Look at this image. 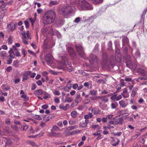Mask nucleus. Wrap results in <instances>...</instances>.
I'll return each mask as SVG.
<instances>
[{
  "mask_svg": "<svg viewBox=\"0 0 147 147\" xmlns=\"http://www.w3.org/2000/svg\"><path fill=\"white\" fill-rule=\"evenodd\" d=\"M56 15L55 11L49 10L45 12L43 17V23L48 25L53 22L56 18Z\"/></svg>",
  "mask_w": 147,
  "mask_h": 147,
  "instance_id": "obj_1",
  "label": "nucleus"
},
{
  "mask_svg": "<svg viewBox=\"0 0 147 147\" xmlns=\"http://www.w3.org/2000/svg\"><path fill=\"white\" fill-rule=\"evenodd\" d=\"M79 5L82 10H91L93 9L92 5L85 0H80Z\"/></svg>",
  "mask_w": 147,
  "mask_h": 147,
  "instance_id": "obj_2",
  "label": "nucleus"
},
{
  "mask_svg": "<svg viewBox=\"0 0 147 147\" xmlns=\"http://www.w3.org/2000/svg\"><path fill=\"white\" fill-rule=\"evenodd\" d=\"M72 9L70 6L66 5L62 7L60 11V13L63 15L65 16L72 12Z\"/></svg>",
  "mask_w": 147,
  "mask_h": 147,
  "instance_id": "obj_3",
  "label": "nucleus"
},
{
  "mask_svg": "<svg viewBox=\"0 0 147 147\" xmlns=\"http://www.w3.org/2000/svg\"><path fill=\"white\" fill-rule=\"evenodd\" d=\"M75 47L77 52L81 58L86 59L85 53L84 52L83 48L81 45L80 44L76 45Z\"/></svg>",
  "mask_w": 147,
  "mask_h": 147,
  "instance_id": "obj_4",
  "label": "nucleus"
},
{
  "mask_svg": "<svg viewBox=\"0 0 147 147\" xmlns=\"http://www.w3.org/2000/svg\"><path fill=\"white\" fill-rule=\"evenodd\" d=\"M82 100L80 95V94H78L76 96L74 100L75 102H73L72 103L71 106L72 107H74L80 103Z\"/></svg>",
  "mask_w": 147,
  "mask_h": 147,
  "instance_id": "obj_5",
  "label": "nucleus"
},
{
  "mask_svg": "<svg viewBox=\"0 0 147 147\" xmlns=\"http://www.w3.org/2000/svg\"><path fill=\"white\" fill-rule=\"evenodd\" d=\"M17 24L16 23H13L12 22H11L7 25V28L10 31L13 32L15 29Z\"/></svg>",
  "mask_w": 147,
  "mask_h": 147,
  "instance_id": "obj_6",
  "label": "nucleus"
},
{
  "mask_svg": "<svg viewBox=\"0 0 147 147\" xmlns=\"http://www.w3.org/2000/svg\"><path fill=\"white\" fill-rule=\"evenodd\" d=\"M45 59L48 65H50L52 62V56L51 54L46 55L45 56Z\"/></svg>",
  "mask_w": 147,
  "mask_h": 147,
  "instance_id": "obj_7",
  "label": "nucleus"
},
{
  "mask_svg": "<svg viewBox=\"0 0 147 147\" xmlns=\"http://www.w3.org/2000/svg\"><path fill=\"white\" fill-rule=\"evenodd\" d=\"M67 50L69 55L71 57H74L76 56V53L74 49L70 47H68Z\"/></svg>",
  "mask_w": 147,
  "mask_h": 147,
  "instance_id": "obj_8",
  "label": "nucleus"
},
{
  "mask_svg": "<svg viewBox=\"0 0 147 147\" xmlns=\"http://www.w3.org/2000/svg\"><path fill=\"white\" fill-rule=\"evenodd\" d=\"M108 98L106 97L105 96H99L98 101L100 104H101L103 102L106 103L108 102Z\"/></svg>",
  "mask_w": 147,
  "mask_h": 147,
  "instance_id": "obj_9",
  "label": "nucleus"
},
{
  "mask_svg": "<svg viewBox=\"0 0 147 147\" xmlns=\"http://www.w3.org/2000/svg\"><path fill=\"white\" fill-rule=\"evenodd\" d=\"M48 135L50 136L55 137H58L62 136V135L59 132L56 133L54 132L49 133Z\"/></svg>",
  "mask_w": 147,
  "mask_h": 147,
  "instance_id": "obj_10",
  "label": "nucleus"
},
{
  "mask_svg": "<svg viewBox=\"0 0 147 147\" xmlns=\"http://www.w3.org/2000/svg\"><path fill=\"white\" fill-rule=\"evenodd\" d=\"M92 112L95 115H97L100 113V111L99 109L94 107L92 109Z\"/></svg>",
  "mask_w": 147,
  "mask_h": 147,
  "instance_id": "obj_11",
  "label": "nucleus"
},
{
  "mask_svg": "<svg viewBox=\"0 0 147 147\" xmlns=\"http://www.w3.org/2000/svg\"><path fill=\"white\" fill-rule=\"evenodd\" d=\"M44 91H43L42 89H39L35 90L34 91V94L36 95L39 96L43 94Z\"/></svg>",
  "mask_w": 147,
  "mask_h": 147,
  "instance_id": "obj_12",
  "label": "nucleus"
},
{
  "mask_svg": "<svg viewBox=\"0 0 147 147\" xmlns=\"http://www.w3.org/2000/svg\"><path fill=\"white\" fill-rule=\"evenodd\" d=\"M138 71L142 75L147 76V71L146 69H140Z\"/></svg>",
  "mask_w": 147,
  "mask_h": 147,
  "instance_id": "obj_13",
  "label": "nucleus"
},
{
  "mask_svg": "<svg viewBox=\"0 0 147 147\" xmlns=\"http://www.w3.org/2000/svg\"><path fill=\"white\" fill-rule=\"evenodd\" d=\"M122 44L123 46H125L129 43V40L127 37H124L122 39Z\"/></svg>",
  "mask_w": 147,
  "mask_h": 147,
  "instance_id": "obj_14",
  "label": "nucleus"
},
{
  "mask_svg": "<svg viewBox=\"0 0 147 147\" xmlns=\"http://www.w3.org/2000/svg\"><path fill=\"white\" fill-rule=\"evenodd\" d=\"M61 63L63 65H66L68 63L67 59L65 57H62V60Z\"/></svg>",
  "mask_w": 147,
  "mask_h": 147,
  "instance_id": "obj_15",
  "label": "nucleus"
},
{
  "mask_svg": "<svg viewBox=\"0 0 147 147\" xmlns=\"http://www.w3.org/2000/svg\"><path fill=\"white\" fill-rule=\"evenodd\" d=\"M43 94L44 96L43 97V98L47 100L48 98H51V94L46 92L44 91Z\"/></svg>",
  "mask_w": 147,
  "mask_h": 147,
  "instance_id": "obj_16",
  "label": "nucleus"
},
{
  "mask_svg": "<svg viewBox=\"0 0 147 147\" xmlns=\"http://www.w3.org/2000/svg\"><path fill=\"white\" fill-rule=\"evenodd\" d=\"M13 142L12 140L9 139H7L5 142V146L6 147L7 146H9L11 145L12 144Z\"/></svg>",
  "mask_w": 147,
  "mask_h": 147,
  "instance_id": "obj_17",
  "label": "nucleus"
},
{
  "mask_svg": "<svg viewBox=\"0 0 147 147\" xmlns=\"http://www.w3.org/2000/svg\"><path fill=\"white\" fill-rule=\"evenodd\" d=\"M7 57V53L6 51H0V57L3 58Z\"/></svg>",
  "mask_w": 147,
  "mask_h": 147,
  "instance_id": "obj_18",
  "label": "nucleus"
},
{
  "mask_svg": "<svg viewBox=\"0 0 147 147\" xmlns=\"http://www.w3.org/2000/svg\"><path fill=\"white\" fill-rule=\"evenodd\" d=\"M88 122V120H86L84 121H82L80 123V125L82 127H85L87 126Z\"/></svg>",
  "mask_w": 147,
  "mask_h": 147,
  "instance_id": "obj_19",
  "label": "nucleus"
},
{
  "mask_svg": "<svg viewBox=\"0 0 147 147\" xmlns=\"http://www.w3.org/2000/svg\"><path fill=\"white\" fill-rule=\"evenodd\" d=\"M119 104L120 106L122 108L126 107L127 105L125 103V102L123 100H121L120 101H119Z\"/></svg>",
  "mask_w": 147,
  "mask_h": 147,
  "instance_id": "obj_20",
  "label": "nucleus"
},
{
  "mask_svg": "<svg viewBox=\"0 0 147 147\" xmlns=\"http://www.w3.org/2000/svg\"><path fill=\"white\" fill-rule=\"evenodd\" d=\"M28 128V126L24 124L22 125L20 129V130L22 131H24L26 130Z\"/></svg>",
  "mask_w": 147,
  "mask_h": 147,
  "instance_id": "obj_21",
  "label": "nucleus"
},
{
  "mask_svg": "<svg viewBox=\"0 0 147 147\" xmlns=\"http://www.w3.org/2000/svg\"><path fill=\"white\" fill-rule=\"evenodd\" d=\"M19 61L17 60H16L13 61V65L16 67H18L19 66Z\"/></svg>",
  "mask_w": 147,
  "mask_h": 147,
  "instance_id": "obj_22",
  "label": "nucleus"
},
{
  "mask_svg": "<svg viewBox=\"0 0 147 147\" xmlns=\"http://www.w3.org/2000/svg\"><path fill=\"white\" fill-rule=\"evenodd\" d=\"M93 115L90 112H89L88 115H86L84 116V118L86 120L89 118H91L92 117Z\"/></svg>",
  "mask_w": 147,
  "mask_h": 147,
  "instance_id": "obj_23",
  "label": "nucleus"
},
{
  "mask_svg": "<svg viewBox=\"0 0 147 147\" xmlns=\"http://www.w3.org/2000/svg\"><path fill=\"white\" fill-rule=\"evenodd\" d=\"M9 53V55L7 56V59H8L9 58H11L12 59L14 58L15 57V54L14 53V52H12Z\"/></svg>",
  "mask_w": 147,
  "mask_h": 147,
  "instance_id": "obj_24",
  "label": "nucleus"
},
{
  "mask_svg": "<svg viewBox=\"0 0 147 147\" xmlns=\"http://www.w3.org/2000/svg\"><path fill=\"white\" fill-rule=\"evenodd\" d=\"M71 88V84H67V85L64 88V91H67L68 90L70 89Z\"/></svg>",
  "mask_w": 147,
  "mask_h": 147,
  "instance_id": "obj_25",
  "label": "nucleus"
},
{
  "mask_svg": "<svg viewBox=\"0 0 147 147\" xmlns=\"http://www.w3.org/2000/svg\"><path fill=\"white\" fill-rule=\"evenodd\" d=\"M31 73V71H26L24 72L23 75L24 76H29Z\"/></svg>",
  "mask_w": 147,
  "mask_h": 147,
  "instance_id": "obj_26",
  "label": "nucleus"
},
{
  "mask_svg": "<svg viewBox=\"0 0 147 147\" xmlns=\"http://www.w3.org/2000/svg\"><path fill=\"white\" fill-rule=\"evenodd\" d=\"M138 89L137 88H134L132 93V95L133 96H134L137 94V92L138 90Z\"/></svg>",
  "mask_w": 147,
  "mask_h": 147,
  "instance_id": "obj_27",
  "label": "nucleus"
},
{
  "mask_svg": "<svg viewBox=\"0 0 147 147\" xmlns=\"http://www.w3.org/2000/svg\"><path fill=\"white\" fill-rule=\"evenodd\" d=\"M103 1V0H93L92 1L94 4H97L102 3Z\"/></svg>",
  "mask_w": 147,
  "mask_h": 147,
  "instance_id": "obj_28",
  "label": "nucleus"
},
{
  "mask_svg": "<svg viewBox=\"0 0 147 147\" xmlns=\"http://www.w3.org/2000/svg\"><path fill=\"white\" fill-rule=\"evenodd\" d=\"M71 115L72 117L74 118L77 116V112L75 111H73L71 113Z\"/></svg>",
  "mask_w": 147,
  "mask_h": 147,
  "instance_id": "obj_29",
  "label": "nucleus"
},
{
  "mask_svg": "<svg viewBox=\"0 0 147 147\" xmlns=\"http://www.w3.org/2000/svg\"><path fill=\"white\" fill-rule=\"evenodd\" d=\"M108 58V55L106 53H104L102 54V59L106 61L107 60Z\"/></svg>",
  "mask_w": 147,
  "mask_h": 147,
  "instance_id": "obj_30",
  "label": "nucleus"
},
{
  "mask_svg": "<svg viewBox=\"0 0 147 147\" xmlns=\"http://www.w3.org/2000/svg\"><path fill=\"white\" fill-rule=\"evenodd\" d=\"M13 48L15 49L16 51L15 52V55L17 57H20V52L17 50V49L16 47L15 46L13 47Z\"/></svg>",
  "mask_w": 147,
  "mask_h": 147,
  "instance_id": "obj_31",
  "label": "nucleus"
},
{
  "mask_svg": "<svg viewBox=\"0 0 147 147\" xmlns=\"http://www.w3.org/2000/svg\"><path fill=\"white\" fill-rule=\"evenodd\" d=\"M12 38V36H10L8 38L7 41L9 44L11 45L12 44L13 42Z\"/></svg>",
  "mask_w": 147,
  "mask_h": 147,
  "instance_id": "obj_32",
  "label": "nucleus"
},
{
  "mask_svg": "<svg viewBox=\"0 0 147 147\" xmlns=\"http://www.w3.org/2000/svg\"><path fill=\"white\" fill-rule=\"evenodd\" d=\"M118 104L117 102H115V103H112L111 104V107L113 109H115L116 107L118 106Z\"/></svg>",
  "mask_w": 147,
  "mask_h": 147,
  "instance_id": "obj_33",
  "label": "nucleus"
},
{
  "mask_svg": "<svg viewBox=\"0 0 147 147\" xmlns=\"http://www.w3.org/2000/svg\"><path fill=\"white\" fill-rule=\"evenodd\" d=\"M97 91L94 90L90 91L89 92V94L91 95L92 96L96 95L97 94Z\"/></svg>",
  "mask_w": 147,
  "mask_h": 147,
  "instance_id": "obj_34",
  "label": "nucleus"
},
{
  "mask_svg": "<svg viewBox=\"0 0 147 147\" xmlns=\"http://www.w3.org/2000/svg\"><path fill=\"white\" fill-rule=\"evenodd\" d=\"M28 144L32 146H36L35 143L33 141L30 140H29L28 142Z\"/></svg>",
  "mask_w": 147,
  "mask_h": 147,
  "instance_id": "obj_35",
  "label": "nucleus"
},
{
  "mask_svg": "<svg viewBox=\"0 0 147 147\" xmlns=\"http://www.w3.org/2000/svg\"><path fill=\"white\" fill-rule=\"evenodd\" d=\"M126 112V111L125 110H122L121 111H120V113L122 115V116H124L123 115L125 114H126V115H125L126 116H127L128 115V113H125Z\"/></svg>",
  "mask_w": 147,
  "mask_h": 147,
  "instance_id": "obj_36",
  "label": "nucleus"
},
{
  "mask_svg": "<svg viewBox=\"0 0 147 147\" xmlns=\"http://www.w3.org/2000/svg\"><path fill=\"white\" fill-rule=\"evenodd\" d=\"M58 3L57 2V1H51L49 3V5L50 6H51L52 5H55L57 4Z\"/></svg>",
  "mask_w": 147,
  "mask_h": 147,
  "instance_id": "obj_37",
  "label": "nucleus"
},
{
  "mask_svg": "<svg viewBox=\"0 0 147 147\" xmlns=\"http://www.w3.org/2000/svg\"><path fill=\"white\" fill-rule=\"evenodd\" d=\"M73 100V99L71 98L66 97L65 99V102H70Z\"/></svg>",
  "mask_w": 147,
  "mask_h": 147,
  "instance_id": "obj_38",
  "label": "nucleus"
},
{
  "mask_svg": "<svg viewBox=\"0 0 147 147\" xmlns=\"http://www.w3.org/2000/svg\"><path fill=\"white\" fill-rule=\"evenodd\" d=\"M21 97L25 99L26 101H28L29 100V98L27 97L26 95V94L22 95L21 96Z\"/></svg>",
  "mask_w": 147,
  "mask_h": 147,
  "instance_id": "obj_39",
  "label": "nucleus"
},
{
  "mask_svg": "<svg viewBox=\"0 0 147 147\" xmlns=\"http://www.w3.org/2000/svg\"><path fill=\"white\" fill-rule=\"evenodd\" d=\"M53 129L55 131H58L60 130L59 128L57 125H54L53 127Z\"/></svg>",
  "mask_w": 147,
  "mask_h": 147,
  "instance_id": "obj_40",
  "label": "nucleus"
},
{
  "mask_svg": "<svg viewBox=\"0 0 147 147\" xmlns=\"http://www.w3.org/2000/svg\"><path fill=\"white\" fill-rule=\"evenodd\" d=\"M99 96H92L90 97V98L92 100H99Z\"/></svg>",
  "mask_w": 147,
  "mask_h": 147,
  "instance_id": "obj_41",
  "label": "nucleus"
},
{
  "mask_svg": "<svg viewBox=\"0 0 147 147\" xmlns=\"http://www.w3.org/2000/svg\"><path fill=\"white\" fill-rule=\"evenodd\" d=\"M135 55L137 57H140V52L138 50H137L135 53Z\"/></svg>",
  "mask_w": 147,
  "mask_h": 147,
  "instance_id": "obj_42",
  "label": "nucleus"
},
{
  "mask_svg": "<svg viewBox=\"0 0 147 147\" xmlns=\"http://www.w3.org/2000/svg\"><path fill=\"white\" fill-rule=\"evenodd\" d=\"M52 115H53L50 114L49 115V116H48L47 117H46L45 118L46 121H49L52 118L51 117H52Z\"/></svg>",
  "mask_w": 147,
  "mask_h": 147,
  "instance_id": "obj_43",
  "label": "nucleus"
},
{
  "mask_svg": "<svg viewBox=\"0 0 147 147\" xmlns=\"http://www.w3.org/2000/svg\"><path fill=\"white\" fill-rule=\"evenodd\" d=\"M119 117H118V116H117V117H116L114 119V121H113V123H114V124H118V121L117 120H117V118Z\"/></svg>",
  "mask_w": 147,
  "mask_h": 147,
  "instance_id": "obj_44",
  "label": "nucleus"
},
{
  "mask_svg": "<svg viewBox=\"0 0 147 147\" xmlns=\"http://www.w3.org/2000/svg\"><path fill=\"white\" fill-rule=\"evenodd\" d=\"M90 58L92 60L94 61L95 59H97V57L96 56H94V55L91 54L90 56Z\"/></svg>",
  "mask_w": 147,
  "mask_h": 147,
  "instance_id": "obj_45",
  "label": "nucleus"
},
{
  "mask_svg": "<svg viewBox=\"0 0 147 147\" xmlns=\"http://www.w3.org/2000/svg\"><path fill=\"white\" fill-rule=\"evenodd\" d=\"M120 84L121 86L123 87L125 86V83L124 79H121V80L120 82Z\"/></svg>",
  "mask_w": 147,
  "mask_h": 147,
  "instance_id": "obj_46",
  "label": "nucleus"
},
{
  "mask_svg": "<svg viewBox=\"0 0 147 147\" xmlns=\"http://www.w3.org/2000/svg\"><path fill=\"white\" fill-rule=\"evenodd\" d=\"M117 96V94H114V95H113L111 97V99L112 100H113V101H115L116 100V98Z\"/></svg>",
  "mask_w": 147,
  "mask_h": 147,
  "instance_id": "obj_47",
  "label": "nucleus"
},
{
  "mask_svg": "<svg viewBox=\"0 0 147 147\" xmlns=\"http://www.w3.org/2000/svg\"><path fill=\"white\" fill-rule=\"evenodd\" d=\"M36 20L35 19H33L31 18H30L29 19V20L30 21V22H31L32 25V26H33L35 22V20Z\"/></svg>",
  "mask_w": 147,
  "mask_h": 147,
  "instance_id": "obj_48",
  "label": "nucleus"
},
{
  "mask_svg": "<svg viewBox=\"0 0 147 147\" xmlns=\"http://www.w3.org/2000/svg\"><path fill=\"white\" fill-rule=\"evenodd\" d=\"M121 86L119 85H118L117 86L116 88L117 89V90L115 92V93H117L119 92V90H120L121 89Z\"/></svg>",
  "mask_w": 147,
  "mask_h": 147,
  "instance_id": "obj_49",
  "label": "nucleus"
},
{
  "mask_svg": "<svg viewBox=\"0 0 147 147\" xmlns=\"http://www.w3.org/2000/svg\"><path fill=\"white\" fill-rule=\"evenodd\" d=\"M24 23L26 28H28L29 27V24L28 22L26 20L24 21Z\"/></svg>",
  "mask_w": 147,
  "mask_h": 147,
  "instance_id": "obj_50",
  "label": "nucleus"
},
{
  "mask_svg": "<svg viewBox=\"0 0 147 147\" xmlns=\"http://www.w3.org/2000/svg\"><path fill=\"white\" fill-rule=\"evenodd\" d=\"M34 118L36 119L39 120H41L42 119L41 117L38 115H35L34 116Z\"/></svg>",
  "mask_w": 147,
  "mask_h": 147,
  "instance_id": "obj_51",
  "label": "nucleus"
},
{
  "mask_svg": "<svg viewBox=\"0 0 147 147\" xmlns=\"http://www.w3.org/2000/svg\"><path fill=\"white\" fill-rule=\"evenodd\" d=\"M11 127L14 130L16 131H18V127L16 125H12L11 126Z\"/></svg>",
  "mask_w": 147,
  "mask_h": 147,
  "instance_id": "obj_52",
  "label": "nucleus"
},
{
  "mask_svg": "<svg viewBox=\"0 0 147 147\" xmlns=\"http://www.w3.org/2000/svg\"><path fill=\"white\" fill-rule=\"evenodd\" d=\"M12 59L9 58L7 59V64L9 65L10 64L12 63Z\"/></svg>",
  "mask_w": 147,
  "mask_h": 147,
  "instance_id": "obj_53",
  "label": "nucleus"
},
{
  "mask_svg": "<svg viewBox=\"0 0 147 147\" xmlns=\"http://www.w3.org/2000/svg\"><path fill=\"white\" fill-rule=\"evenodd\" d=\"M49 72L52 74H53L55 75H57L58 74V72H55L54 71H53L52 70H49Z\"/></svg>",
  "mask_w": 147,
  "mask_h": 147,
  "instance_id": "obj_54",
  "label": "nucleus"
},
{
  "mask_svg": "<svg viewBox=\"0 0 147 147\" xmlns=\"http://www.w3.org/2000/svg\"><path fill=\"white\" fill-rule=\"evenodd\" d=\"M26 35H27L28 39L30 40L31 39V37L29 31H28L26 33Z\"/></svg>",
  "mask_w": 147,
  "mask_h": 147,
  "instance_id": "obj_55",
  "label": "nucleus"
},
{
  "mask_svg": "<svg viewBox=\"0 0 147 147\" xmlns=\"http://www.w3.org/2000/svg\"><path fill=\"white\" fill-rule=\"evenodd\" d=\"M79 132H80V131L79 130H77L76 131H73L71 132H70L69 133V134L70 135H72L76 134L77 133H79Z\"/></svg>",
  "mask_w": 147,
  "mask_h": 147,
  "instance_id": "obj_56",
  "label": "nucleus"
},
{
  "mask_svg": "<svg viewBox=\"0 0 147 147\" xmlns=\"http://www.w3.org/2000/svg\"><path fill=\"white\" fill-rule=\"evenodd\" d=\"M3 86L4 87V88H3V90H8L10 88L9 86H6L5 85H3Z\"/></svg>",
  "mask_w": 147,
  "mask_h": 147,
  "instance_id": "obj_57",
  "label": "nucleus"
},
{
  "mask_svg": "<svg viewBox=\"0 0 147 147\" xmlns=\"http://www.w3.org/2000/svg\"><path fill=\"white\" fill-rule=\"evenodd\" d=\"M53 94L55 95L59 96L60 95V93L59 91L55 90L53 92Z\"/></svg>",
  "mask_w": 147,
  "mask_h": 147,
  "instance_id": "obj_58",
  "label": "nucleus"
},
{
  "mask_svg": "<svg viewBox=\"0 0 147 147\" xmlns=\"http://www.w3.org/2000/svg\"><path fill=\"white\" fill-rule=\"evenodd\" d=\"M117 119L118 121V123L120 124H121L123 121V119L121 117L119 118V119H118V118Z\"/></svg>",
  "mask_w": 147,
  "mask_h": 147,
  "instance_id": "obj_59",
  "label": "nucleus"
},
{
  "mask_svg": "<svg viewBox=\"0 0 147 147\" xmlns=\"http://www.w3.org/2000/svg\"><path fill=\"white\" fill-rule=\"evenodd\" d=\"M12 69V67L10 66H8L6 68V71L7 72H10Z\"/></svg>",
  "mask_w": 147,
  "mask_h": 147,
  "instance_id": "obj_60",
  "label": "nucleus"
},
{
  "mask_svg": "<svg viewBox=\"0 0 147 147\" xmlns=\"http://www.w3.org/2000/svg\"><path fill=\"white\" fill-rule=\"evenodd\" d=\"M80 18L79 17L76 18L74 21V22L76 23H78L80 22Z\"/></svg>",
  "mask_w": 147,
  "mask_h": 147,
  "instance_id": "obj_61",
  "label": "nucleus"
},
{
  "mask_svg": "<svg viewBox=\"0 0 147 147\" xmlns=\"http://www.w3.org/2000/svg\"><path fill=\"white\" fill-rule=\"evenodd\" d=\"M78 85L77 84H73L72 87L74 89H76L78 88Z\"/></svg>",
  "mask_w": 147,
  "mask_h": 147,
  "instance_id": "obj_62",
  "label": "nucleus"
},
{
  "mask_svg": "<svg viewBox=\"0 0 147 147\" xmlns=\"http://www.w3.org/2000/svg\"><path fill=\"white\" fill-rule=\"evenodd\" d=\"M36 87V86L35 84H33L32 85L31 89L32 90H34Z\"/></svg>",
  "mask_w": 147,
  "mask_h": 147,
  "instance_id": "obj_63",
  "label": "nucleus"
},
{
  "mask_svg": "<svg viewBox=\"0 0 147 147\" xmlns=\"http://www.w3.org/2000/svg\"><path fill=\"white\" fill-rule=\"evenodd\" d=\"M76 122V121L75 120H71L69 121V123L70 125H72L74 124Z\"/></svg>",
  "mask_w": 147,
  "mask_h": 147,
  "instance_id": "obj_64",
  "label": "nucleus"
}]
</instances>
